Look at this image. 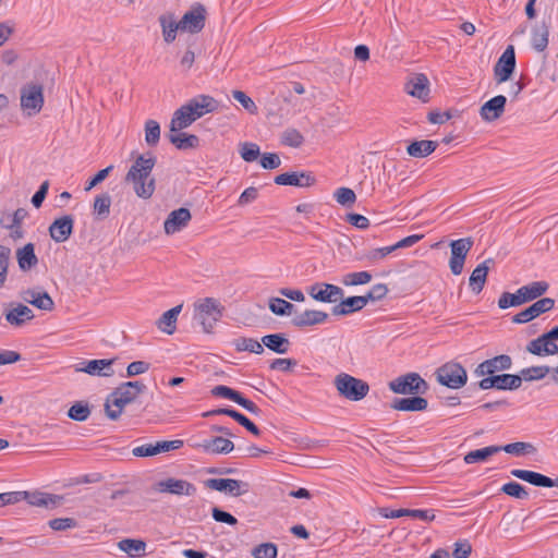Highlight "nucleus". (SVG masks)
I'll use <instances>...</instances> for the list:
<instances>
[{
	"label": "nucleus",
	"mask_w": 558,
	"mask_h": 558,
	"mask_svg": "<svg viewBox=\"0 0 558 558\" xmlns=\"http://www.w3.org/2000/svg\"><path fill=\"white\" fill-rule=\"evenodd\" d=\"M494 264L495 260L493 258H487L472 271L469 278V286L474 293L478 294L483 290L489 271V266Z\"/></svg>",
	"instance_id": "nucleus-30"
},
{
	"label": "nucleus",
	"mask_w": 558,
	"mask_h": 558,
	"mask_svg": "<svg viewBox=\"0 0 558 558\" xmlns=\"http://www.w3.org/2000/svg\"><path fill=\"white\" fill-rule=\"evenodd\" d=\"M472 553V546L468 539H461L454 543L452 556L454 558H469Z\"/></svg>",
	"instance_id": "nucleus-64"
},
{
	"label": "nucleus",
	"mask_w": 558,
	"mask_h": 558,
	"mask_svg": "<svg viewBox=\"0 0 558 558\" xmlns=\"http://www.w3.org/2000/svg\"><path fill=\"white\" fill-rule=\"evenodd\" d=\"M436 380L450 389H460L468 381L466 369L458 362L450 361L439 366L435 372Z\"/></svg>",
	"instance_id": "nucleus-5"
},
{
	"label": "nucleus",
	"mask_w": 558,
	"mask_h": 558,
	"mask_svg": "<svg viewBox=\"0 0 558 558\" xmlns=\"http://www.w3.org/2000/svg\"><path fill=\"white\" fill-rule=\"evenodd\" d=\"M181 311L182 305L180 304L165 312L156 322L158 329L167 335H172L175 331L178 316Z\"/></svg>",
	"instance_id": "nucleus-38"
},
{
	"label": "nucleus",
	"mask_w": 558,
	"mask_h": 558,
	"mask_svg": "<svg viewBox=\"0 0 558 558\" xmlns=\"http://www.w3.org/2000/svg\"><path fill=\"white\" fill-rule=\"evenodd\" d=\"M495 378L498 390H515L522 385V377L514 374L495 375Z\"/></svg>",
	"instance_id": "nucleus-47"
},
{
	"label": "nucleus",
	"mask_w": 558,
	"mask_h": 558,
	"mask_svg": "<svg viewBox=\"0 0 558 558\" xmlns=\"http://www.w3.org/2000/svg\"><path fill=\"white\" fill-rule=\"evenodd\" d=\"M269 310L278 316H288L295 312V306L281 299V298H271L269 299Z\"/></svg>",
	"instance_id": "nucleus-48"
},
{
	"label": "nucleus",
	"mask_w": 558,
	"mask_h": 558,
	"mask_svg": "<svg viewBox=\"0 0 558 558\" xmlns=\"http://www.w3.org/2000/svg\"><path fill=\"white\" fill-rule=\"evenodd\" d=\"M393 251H392L391 245L390 246H385V247L373 248V250H369V251L365 252L360 257V259L367 260L371 264H376L377 262L386 258Z\"/></svg>",
	"instance_id": "nucleus-58"
},
{
	"label": "nucleus",
	"mask_w": 558,
	"mask_h": 558,
	"mask_svg": "<svg viewBox=\"0 0 558 558\" xmlns=\"http://www.w3.org/2000/svg\"><path fill=\"white\" fill-rule=\"evenodd\" d=\"M236 351H247L255 354H262L264 347L262 342L253 338H239L234 342Z\"/></svg>",
	"instance_id": "nucleus-51"
},
{
	"label": "nucleus",
	"mask_w": 558,
	"mask_h": 558,
	"mask_svg": "<svg viewBox=\"0 0 558 558\" xmlns=\"http://www.w3.org/2000/svg\"><path fill=\"white\" fill-rule=\"evenodd\" d=\"M473 243L472 238H462L450 242L451 257L449 268L453 275L458 276L462 272L466 255L472 248Z\"/></svg>",
	"instance_id": "nucleus-8"
},
{
	"label": "nucleus",
	"mask_w": 558,
	"mask_h": 558,
	"mask_svg": "<svg viewBox=\"0 0 558 558\" xmlns=\"http://www.w3.org/2000/svg\"><path fill=\"white\" fill-rule=\"evenodd\" d=\"M44 106L43 86L27 84L21 89V107L28 117L38 113Z\"/></svg>",
	"instance_id": "nucleus-7"
},
{
	"label": "nucleus",
	"mask_w": 558,
	"mask_h": 558,
	"mask_svg": "<svg viewBox=\"0 0 558 558\" xmlns=\"http://www.w3.org/2000/svg\"><path fill=\"white\" fill-rule=\"evenodd\" d=\"M510 473L512 476L537 487H554V480L534 471L513 469Z\"/></svg>",
	"instance_id": "nucleus-33"
},
{
	"label": "nucleus",
	"mask_w": 558,
	"mask_h": 558,
	"mask_svg": "<svg viewBox=\"0 0 558 558\" xmlns=\"http://www.w3.org/2000/svg\"><path fill=\"white\" fill-rule=\"evenodd\" d=\"M192 215L187 208L181 207L172 210L163 222V229L166 234L171 235L187 226L191 221Z\"/></svg>",
	"instance_id": "nucleus-21"
},
{
	"label": "nucleus",
	"mask_w": 558,
	"mask_h": 558,
	"mask_svg": "<svg viewBox=\"0 0 558 558\" xmlns=\"http://www.w3.org/2000/svg\"><path fill=\"white\" fill-rule=\"evenodd\" d=\"M511 365V357L507 354H500L478 364L474 373L478 377L495 375L497 372L510 369Z\"/></svg>",
	"instance_id": "nucleus-18"
},
{
	"label": "nucleus",
	"mask_w": 558,
	"mask_h": 558,
	"mask_svg": "<svg viewBox=\"0 0 558 558\" xmlns=\"http://www.w3.org/2000/svg\"><path fill=\"white\" fill-rule=\"evenodd\" d=\"M158 21L162 31L163 40L167 44L173 43L177 38V33L181 31L180 21L178 22L174 14L170 12L161 14Z\"/></svg>",
	"instance_id": "nucleus-34"
},
{
	"label": "nucleus",
	"mask_w": 558,
	"mask_h": 558,
	"mask_svg": "<svg viewBox=\"0 0 558 558\" xmlns=\"http://www.w3.org/2000/svg\"><path fill=\"white\" fill-rule=\"evenodd\" d=\"M118 547L130 557H141L145 555L146 543L141 539L124 538L119 542Z\"/></svg>",
	"instance_id": "nucleus-45"
},
{
	"label": "nucleus",
	"mask_w": 558,
	"mask_h": 558,
	"mask_svg": "<svg viewBox=\"0 0 558 558\" xmlns=\"http://www.w3.org/2000/svg\"><path fill=\"white\" fill-rule=\"evenodd\" d=\"M14 496L16 497V504L22 500H26L31 506L43 507L47 509L56 508L61 504L63 499L61 496L43 492H14Z\"/></svg>",
	"instance_id": "nucleus-11"
},
{
	"label": "nucleus",
	"mask_w": 558,
	"mask_h": 558,
	"mask_svg": "<svg viewBox=\"0 0 558 558\" xmlns=\"http://www.w3.org/2000/svg\"><path fill=\"white\" fill-rule=\"evenodd\" d=\"M333 386L340 397L350 401H361L369 392V385L347 373H339L333 378Z\"/></svg>",
	"instance_id": "nucleus-4"
},
{
	"label": "nucleus",
	"mask_w": 558,
	"mask_h": 558,
	"mask_svg": "<svg viewBox=\"0 0 558 558\" xmlns=\"http://www.w3.org/2000/svg\"><path fill=\"white\" fill-rule=\"evenodd\" d=\"M239 151L242 159L246 162L255 161L260 155L259 146L250 142L242 143Z\"/></svg>",
	"instance_id": "nucleus-59"
},
{
	"label": "nucleus",
	"mask_w": 558,
	"mask_h": 558,
	"mask_svg": "<svg viewBox=\"0 0 558 558\" xmlns=\"http://www.w3.org/2000/svg\"><path fill=\"white\" fill-rule=\"evenodd\" d=\"M501 451V448L499 446H488L481 449L472 450L468 452L464 456V462L466 464H472L476 462H482L487 460L489 457H492L495 453H498Z\"/></svg>",
	"instance_id": "nucleus-46"
},
{
	"label": "nucleus",
	"mask_w": 558,
	"mask_h": 558,
	"mask_svg": "<svg viewBox=\"0 0 558 558\" xmlns=\"http://www.w3.org/2000/svg\"><path fill=\"white\" fill-rule=\"evenodd\" d=\"M34 317L35 316L33 311L28 306L21 303L5 313L7 322L15 327L23 326L26 322L32 320Z\"/></svg>",
	"instance_id": "nucleus-36"
},
{
	"label": "nucleus",
	"mask_w": 558,
	"mask_h": 558,
	"mask_svg": "<svg viewBox=\"0 0 558 558\" xmlns=\"http://www.w3.org/2000/svg\"><path fill=\"white\" fill-rule=\"evenodd\" d=\"M206 9L197 3L191 10L184 13L180 20L181 32L197 34L203 31L206 22Z\"/></svg>",
	"instance_id": "nucleus-9"
},
{
	"label": "nucleus",
	"mask_w": 558,
	"mask_h": 558,
	"mask_svg": "<svg viewBox=\"0 0 558 558\" xmlns=\"http://www.w3.org/2000/svg\"><path fill=\"white\" fill-rule=\"evenodd\" d=\"M274 182L278 185H292L298 187H310L315 184L316 179L310 171L286 172L275 177Z\"/></svg>",
	"instance_id": "nucleus-19"
},
{
	"label": "nucleus",
	"mask_w": 558,
	"mask_h": 558,
	"mask_svg": "<svg viewBox=\"0 0 558 558\" xmlns=\"http://www.w3.org/2000/svg\"><path fill=\"white\" fill-rule=\"evenodd\" d=\"M372 278V274L366 270L349 272L341 278V283L345 287L361 286L371 282Z\"/></svg>",
	"instance_id": "nucleus-49"
},
{
	"label": "nucleus",
	"mask_w": 558,
	"mask_h": 558,
	"mask_svg": "<svg viewBox=\"0 0 558 558\" xmlns=\"http://www.w3.org/2000/svg\"><path fill=\"white\" fill-rule=\"evenodd\" d=\"M168 138L178 149L195 148L199 144V138L194 134L171 132Z\"/></svg>",
	"instance_id": "nucleus-43"
},
{
	"label": "nucleus",
	"mask_w": 558,
	"mask_h": 558,
	"mask_svg": "<svg viewBox=\"0 0 558 558\" xmlns=\"http://www.w3.org/2000/svg\"><path fill=\"white\" fill-rule=\"evenodd\" d=\"M438 143L430 140L414 141L407 147V153L414 158H425L436 150Z\"/></svg>",
	"instance_id": "nucleus-41"
},
{
	"label": "nucleus",
	"mask_w": 558,
	"mask_h": 558,
	"mask_svg": "<svg viewBox=\"0 0 558 558\" xmlns=\"http://www.w3.org/2000/svg\"><path fill=\"white\" fill-rule=\"evenodd\" d=\"M362 300L357 295L341 299L340 302L331 308V314L335 316H347L363 310Z\"/></svg>",
	"instance_id": "nucleus-39"
},
{
	"label": "nucleus",
	"mask_w": 558,
	"mask_h": 558,
	"mask_svg": "<svg viewBox=\"0 0 558 558\" xmlns=\"http://www.w3.org/2000/svg\"><path fill=\"white\" fill-rule=\"evenodd\" d=\"M197 119L189 105L185 104L174 111L170 122V131L179 132L186 129Z\"/></svg>",
	"instance_id": "nucleus-27"
},
{
	"label": "nucleus",
	"mask_w": 558,
	"mask_h": 558,
	"mask_svg": "<svg viewBox=\"0 0 558 558\" xmlns=\"http://www.w3.org/2000/svg\"><path fill=\"white\" fill-rule=\"evenodd\" d=\"M499 447L501 448L502 451L515 456L533 453L535 451V447L532 444L523 441L511 442L506 446Z\"/></svg>",
	"instance_id": "nucleus-56"
},
{
	"label": "nucleus",
	"mask_w": 558,
	"mask_h": 558,
	"mask_svg": "<svg viewBox=\"0 0 558 558\" xmlns=\"http://www.w3.org/2000/svg\"><path fill=\"white\" fill-rule=\"evenodd\" d=\"M183 440H162L156 444H145L133 448L132 453L135 457H153L161 452H168L183 447Z\"/></svg>",
	"instance_id": "nucleus-15"
},
{
	"label": "nucleus",
	"mask_w": 558,
	"mask_h": 558,
	"mask_svg": "<svg viewBox=\"0 0 558 558\" xmlns=\"http://www.w3.org/2000/svg\"><path fill=\"white\" fill-rule=\"evenodd\" d=\"M405 90L409 95L426 102L429 95V81L425 74H414L405 84Z\"/></svg>",
	"instance_id": "nucleus-24"
},
{
	"label": "nucleus",
	"mask_w": 558,
	"mask_h": 558,
	"mask_svg": "<svg viewBox=\"0 0 558 558\" xmlns=\"http://www.w3.org/2000/svg\"><path fill=\"white\" fill-rule=\"evenodd\" d=\"M225 306L214 298H204L194 304V319L202 326L204 332H211L220 320Z\"/></svg>",
	"instance_id": "nucleus-3"
},
{
	"label": "nucleus",
	"mask_w": 558,
	"mask_h": 558,
	"mask_svg": "<svg viewBox=\"0 0 558 558\" xmlns=\"http://www.w3.org/2000/svg\"><path fill=\"white\" fill-rule=\"evenodd\" d=\"M156 157L151 153L138 155L125 174L124 182L131 184L135 195L143 199L153 196L156 190V180L153 169Z\"/></svg>",
	"instance_id": "nucleus-1"
},
{
	"label": "nucleus",
	"mask_w": 558,
	"mask_h": 558,
	"mask_svg": "<svg viewBox=\"0 0 558 558\" xmlns=\"http://www.w3.org/2000/svg\"><path fill=\"white\" fill-rule=\"evenodd\" d=\"M262 344L278 354H286L290 348V341L283 333L266 335L262 338Z\"/></svg>",
	"instance_id": "nucleus-40"
},
{
	"label": "nucleus",
	"mask_w": 558,
	"mask_h": 558,
	"mask_svg": "<svg viewBox=\"0 0 558 558\" xmlns=\"http://www.w3.org/2000/svg\"><path fill=\"white\" fill-rule=\"evenodd\" d=\"M156 490L178 496H193L196 493V487L185 480L170 477L158 482Z\"/></svg>",
	"instance_id": "nucleus-16"
},
{
	"label": "nucleus",
	"mask_w": 558,
	"mask_h": 558,
	"mask_svg": "<svg viewBox=\"0 0 558 558\" xmlns=\"http://www.w3.org/2000/svg\"><path fill=\"white\" fill-rule=\"evenodd\" d=\"M307 293L312 299L322 303H337L344 295L340 287L327 282L312 284L308 287Z\"/></svg>",
	"instance_id": "nucleus-10"
},
{
	"label": "nucleus",
	"mask_w": 558,
	"mask_h": 558,
	"mask_svg": "<svg viewBox=\"0 0 558 558\" xmlns=\"http://www.w3.org/2000/svg\"><path fill=\"white\" fill-rule=\"evenodd\" d=\"M410 398L395 399L391 403V408L397 411L405 412H420L425 411L428 407V402L425 398L420 395H412Z\"/></svg>",
	"instance_id": "nucleus-31"
},
{
	"label": "nucleus",
	"mask_w": 558,
	"mask_h": 558,
	"mask_svg": "<svg viewBox=\"0 0 558 558\" xmlns=\"http://www.w3.org/2000/svg\"><path fill=\"white\" fill-rule=\"evenodd\" d=\"M329 318L328 313L319 310H305L295 314L291 319V324L300 329L325 324Z\"/></svg>",
	"instance_id": "nucleus-20"
},
{
	"label": "nucleus",
	"mask_w": 558,
	"mask_h": 558,
	"mask_svg": "<svg viewBox=\"0 0 558 558\" xmlns=\"http://www.w3.org/2000/svg\"><path fill=\"white\" fill-rule=\"evenodd\" d=\"M303 142L304 137L296 129H287L281 134V143L286 146L298 148Z\"/></svg>",
	"instance_id": "nucleus-57"
},
{
	"label": "nucleus",
	"mask_w": 558,
	"mask_h": 558,
	"mask_svg": "<svg viewBox=\"0 0 558 558\" xmlns=\"http://www.w3.org/2000/svg\"><path fill=\"white\" fill-rule=\"evenodd\" d=\"M555 306V300L551 298H543L534 302L527 308L521 311L512 317L514 324H525L539 315L551 311Z\"/></svg>",
	"instance_id": "nucleus-14"
},
{
	"label": "nucleus",
	"mask_w": 558,
	"mask_h": 558,
	"mask_svg": "<svg viewBox=\"0 0 558 558\" xmlns=\"http://www.w3.org/2000/svg\"><path fill=\"white\" fill-rule=\"evenodd\" d=\"M28 216L25 208H17L13 213L3 214L0 218V225L5 229H21L23 220Z\"/></svg>",
	"instance_id": "nucleus-44"
},
{
	"label": "nucleus",
	"mask_w": 558,
	"mask_h": 558,
	"mask_svg": "<svg viewBox=\"0 0 558 558\" xmlns=\"http://www.w3.org/2000/svg\"><path fill=\"white\" fill-rule=\"evenodd\" d=\"M90 415V408L87 402H75L68 411V416L77 422L86 421Z\"/></svg>",
	"instance_id": "nucleus-52"
},
{
	"label": "nucleus",
	"mask_w": 558,
	"mask_h": 558,
	"mask_svg": "<svg viewBox=\"0 0 558 558\" xmlns=\"http://www.w3.org/2000/svg\"><path fill=\"white\" fill-rule=\"evenodd\" d=\"M210 392L215 397L230 399L235 403L241 396V393L239 391H236L228 386H223V385L215 386Z\"/></svg>",
	"instance_id": "nucleus-63"
},
{
	"label": "nucleus",
	"mask_w": 558,
	"mask_h": 558,
	"mask_svg": "<svg viewBox=\"0 0 558 558\" xmlns=\"http://www.w3.org/2000/svg\"><path fill=\"white\" fill-rule=\"evenodd\" d=\"M526 351L537 356L555 355L558 353V344L547 339L546 333L530 341Z\"/></svg>",
	"instance_id": "nucleus-26"
},
{
	"label": "nucleus",
	"mask_w": 558,
	"mask_h": 558,
	"mask_svg": "<svg viewBox=\"0 0 558 558\" xmlns=\"http://www.w3.org/2000/svg\"><path fill=\"white\" fill-rule=\"evenodd\" d=\"M500 490L504 494L517 499H526L529 497V493L525 487L517 482H509L504 484Z\"/></svg>",
	"instance_id": "nucleus-60"
},
{
	"label": "nucleus",
	"mask_w": 558,
	"mask_h": 558,
	"mask_svg": "<svg viewBox=\"0 0 558 558\" xmlns=\"http://www.w3.org/2000/svg\"><path fill=\"white\" fill-rule=\"evenodd\" d=\"M74 227V219L71 215H65L53 220L49 227V234L57 243H63L71 236Z\"/></svg>",
	"instance_id": "nucleus-22"
},
{
	"label": "nucleus",
	"mask_w": 558,
	"mask_h": 558,
	"mask_svg": "<svg viewBox=\"0 0 558 558\" xmlns=\"http://www.w3.org/2000/svg\"><path fill=\"white\" fill-rule=\"evenodd\" d=\"M510 473L512 476L537 487H554V480L534 471L513 469Z\"/></svg>",
	"instance_id": "nucleus-32"
},
{
	"label": "nucleus",
	"mask_w": 558,
	"mask_h": 558,
	"mask_svg": "<svg viewBox=\"0 0 558 558\" xmlns=\"http://www.w3.org/2000/svg\"><path fill=\"white\" fill-rule=\"evenodd\" d=\"M515 69V52L513 46H508L494 66L497 83L508 81Z\"/></svg>",
	"instance_id": "nucleus-12"
},
{
	"label": "nucleus",
	"mask_w": 558,
	"mask_h": 558,
	"mask_svg": "<svg viewBox=\"0 0 558 558\" xmlns=\"http://www.w3.org/2000/svg\"><path fill=\"white\" fill-rule=\"evenodd\" d=\"M335 199L342 206L351 207L355 201L356 195L352 189L349 187H339L336 190L333 194Z\"/></svg>",
	"instance_id": "nucleus-61"
},
{
	"label": "nucleus",
	"mask_w": 558,
	"mask_h": 558,
	"mask_svg": "<svg viewBox=\"0 0 558 558\" xmlns=\"http://www.w3.org/2000/svg\"><path fill=\"white\" fill-rule=\"evenodd\" d=\"M186 104L198 119L206 113L214 112L218 108V101L208 95H198Z\"/></svg>",
	"instance_id": "nucleus-28"
},
{
	"label": "nucleus",
	"mask_w": 558,
	"mask_h": 558,
	"mask_svg": "<svg viewBox=\"0 0 558 558\" xmlns=\"http://www.w3.org/2000/svg\"><path fill=\"white\" fill-rule=\"evenodd\" d=\"M10 259L11 248L0 245V289L4 287L7 281Z\"/></svg>",
	"instance_id": "nucleus-54"
},
{
	"label": "nucleus",
	"mask_w": 558,
	"mask_h": 558,
	"mask_svg": "<svg viewBox=\"0 0 558 558\" xmlns=\"http://www.w3.org/2000/svg\"><path fill=\"white\" fill-rule=\"evenodd\" d=\"M550 19L543 20L533 26L531 32V45L537 52H543L549 40Z\"/></svg>",
	"instance_id": "nucleus-25"
},
{
	"label": "nucleus",
	"mask_w": 558,
	"mask_h": 558,
	"mask_svg": "<svg viewBox=\"0 0 558 558\" xmlns=\"http://www.w3.org/2000/svg\"><path fill=\"white\" fill-rule=\"evenodd\" d=\"M255 558H277V546L272 543H263L253 549Z\"/></svg>",
	"instance_id": "nucleus-62"
},
{
	"label": "nucleus",
	"mask_w": 558,
	"mask_h": 558,
	"mask_svg": "<svg viewBox=\"0 0 558 558\" xmlns=\"http://www.w3.org/2000/svg\"><path fill=\"white\" fill-rule=\"evenodd\" d=\"M520 289V294L524 299V302L527 303L545 294L549 289V284L546 281H533Z\"/></svg>",
	"instance_id": "nucleus-42"
},
{
	"label": "nucleus",
	"mask_w": 558,
	"mask_h": 558,
	"mask_svg": "<svg viewBox=\"0 0 558 558\" xmlns=\"http://www.w3.org/2000/svg\"><path fill=\"white\" fill-rule=\"evenodd\" d=\"M111 197L109 194L104 193L97 195L94 201V213L99 219H105L110 214Z\"/></svg>",
	"instance_id": "nucleus-50"
},
{
	"label": "nucleus",
	"mask_w": 558,
	"mask_h": 558,
	"mask_svg": "<svg viewBox=\"0 0 558 558\" xmlns=\"http://www.w3.org/2000/svg\"><path fill=\"white\" fill-rule=\"evenodd\" d=\"M114 360H92L86 363L82 368H77L78 372H84L89 375L98 376H112L114 371L112 368Z\"/></svg>",
	"instance_id": "nucleus-37"
},
{
	"label": "nucleus",
	"mask_w": 558,
	"mask_h": 558,
	"mask_svg": "<svg viewBox=\"0 0 558 558\" xmlns=\"http://www.w3.org/2000/svg\"><path fill=\"white\" fill-rule=\"evenodd\" d=\"M205 486L229 494L232 497L241 496L248 492V484L233 478H208L205 481Z\"/></svg>",
	"instance_id": "nucleus-13"
},
{
	"label": "nucleus",
	"mask_w": 558,
	"mask_h": 558,
	"mask_svg": "<svg viewBox=\"0 0 558 558\" xmlns=\"http://www.w3.org/2000/svg\"><path fill=\"white\" fill-rule=\"evenodd\" d=\"M549 372H550V368L545 365L532 366V367L523 368L520 372L519 376L522 377V380L532 381V380L543 379Z\"/></svg>",
	"instance_id": "nucleus-53"
},
{
	"label": "nucleus",
	"mask_w": 558,
	"mask_h": 558,
	"mask_svg": "<svg viewBox=\"0 0 558 558\" xmlns=\"http://www.w3.org/2000/svg\"><path fill=\"white\" fill-rule=\"evenodd\" d=\"M198 447L206 453L227 454L233 451L234 444L228 438L216 436L210 439H205Z\"/></svg>",
	"instance_id": "nucleus-29"
},
{
	"label": "nucleus",
	"mask_w": 558,
	"mask_h": 558,
	"mask_svg": "<svg viewBox=\"0 0 558 558\" xmlns=\"http://www.w3.org/2000/svg\"><path fill=\"white\" fill-rule=\"evenodd\" d=\"M21 298L24 302L37 307L38 310L51 312L54 308V302L48 292L33 288L21 292Z\"/></svg>",
	"instance_id": "nucleus-17"
},
{
	"label": "nucleus",
	"mask_w": 558,
	"mask_h": 558,
	"mask_svg": "<svg viewBox=\"0 0 558 558\" xmlns=\"http://www.w3.org/2000/svg\"><path fill=\"white\" fill-rule=\"evenodd\" d=\"M19 267L22 271H28L38 264V257L35 254V245L27 243L16 250L15 253Z\"/></svg>",
	"instance_id": "nucleus-35"
},
{
	"label": "nucleus",
	"mask_w": 558,
	"mask_h": 558,
	"mask_svg": "<svg viewBox=\"0 0 558 558\" xmlns=\"http://www.w3.org/2000/svg\"><path fill=\"white\" fill-rule=\"evenodd\" d=\"M145 389L146 386L140 380L119 385L106 399L105 412L107 417L117 421L125 405L132 403Z\"/></svg>",
	"instance_id": "nucleus-2"
},
{
	"label": "nucleus",
	"mask_w": 558,
	"mask_h": 558,
	"mask_svg": "<svg viewBox=\"0 0 558 558\" xmlns=\"http://www.w3.org/2000/svg\"><path fill=\"white\" fill-rule=\"evenodd\" d=\"M389 389L398 395H424L428 384L417 373L401 375L388 384Z\"/></svg>",
	"instance_id": "nucleus-6"
},
{
	"label": "nucleus",
	"mask_w": 558,
	"mask_h": 558,
	"mask_svg": "<svg viewBox=\"0 0 558 558\" xmlns=\"http://www.w3.org/2000/svg\"><path fill=\"white\" fill-rule=\"evenodd\" d=\"M160 138V125L155 120H147L145 123V141L148 146H156Z\"/></svg>",
	"instance_id": "nucleus-55"
},
{
	"label": "nucleus",
	"mask_w": 558,
	"mask_h": 558,
	"mask_svg": "<svg viewBox=\"0 0 558 558\" xmlns=\"http://www.w3.org/2000/svg\"><path fill=\"white\" fill-rule=\"evenodd\" d=\"M507 98L504 95H498L487 100L480 110L481 118L486 122H492L499 119L506 107Z\"/></svg>",
	"instance_id": "nucleus-23"
}]
</instances>
